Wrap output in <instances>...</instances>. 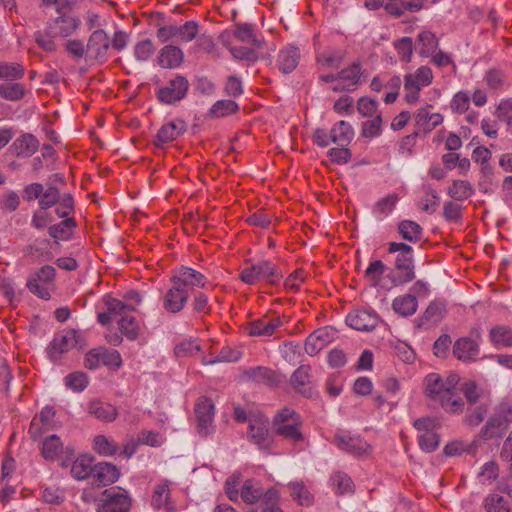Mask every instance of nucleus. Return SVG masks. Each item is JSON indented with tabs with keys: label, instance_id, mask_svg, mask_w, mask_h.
Masks as SVG:
<instances>
[{
	"label": "nucleus",
	"instance_id": "nucleus-21",
	"mask_svg": "<svg viewBox=\"0 0 512 512\" xmlns=\"http://www.w3.org/2000/svg\"><path fill=\"white\" fill-rule=\"evenodd\" d=\"M55 410L52 407H44L40 414L33 418L29 427V434L33 439L41 437L45 432L54 428Z\"/></svg>",
	"mask_w": 512,
	"mask_h": 512
},
{
	"label": "nucleus",
	"instance_id": "nucleus-19",
	"mask_svg": "<svg viewBox=\"0 0 512 512\" xmlns=\"http://www.w3.org/2000/svg\"><path fill=\"white\" fill-rule=\"evenodd\" d=\"M245 379L268 387H276L281 382V375L264 366L251 367L243 372Z\"/></svg>",
	"mask_w": 512,
	"mask_h": 512
},
{
	"label": "nucleus",
	"instance_id": "nucleus-64",
	"mask_svg": "<svg viewBox=\"0 0 512 512\" xmlns=\"http://www.w3.org/2000/svg\"><path fill=\"white\" fill-rule=\"evenodd\" d=\"M446 312L445 305L442 302H432L424 312V319L431 323L439 322Z\"/></svg>",
	"mask_w": 512,
	"mask_h": 512
},
{
	"label": "nucleus",
	"instance_id": "nucleus-1",
	"mask_svg": "<svg viewBox=\"0 0 512 512\" xmlns=\"http://www.w3.org/2000/svg\"><path fill=\"white\" fill-rule=\"evenodd\" d=\"M460 378L457 374H450L443 379L437 373H430L424 378V394L434 402H438L448 413L458 414L464 410V401L457 393Z\"/></svg>",
	"mask_w": 512,
	"mask_h": 512
},
{
	"label": "nucleus",
	"instance_id": "nucleus-40",
	"mask_svg": "<svg viewBox=\"0 0 512 512\" xmlns=\"http://www.w3.org/2000/svg\"><path fill=\"white\" fill-rule=\"evenodd\" d=\"M417 41L420 46L419 54L424 57L432 55L439 46L437 37L431 31L420 32L417 36Z\"/></svg>",
	"mask_w": 512,
	"mask_h": 512
},
{
	"label": "nucleus",
	"instance_id": "nucleus-34",
	"mask_svg": "<svg viewBox=\"0 0 512 512\" xmlns=\"http://www.w3.org/2000/svg\"><path fill=\"white\" fill-rule=\"evenodd\" d=\"M299 59V49L295 46H288L282 49L278 54L279 69L283 73H290L297 67Z\"/></svg>",
	"mask_w": 512,
	"mask_h": 512
},
{
	"label": "nucleus",
	"instance_id": "nucleus-32",
	"mask_svg": "<svg viewBox=\"0 0 512 512\" xmlns=\"http://www.w3.org/2000/svg\"><path fill=\"white\" fill-rule=\"evenodd\" d=\"M418 308L417 297L413 294H403L397 296L392 301V309L402 317H409L416 313Z\"/></svg>",
	"mask_w": 512,
	"mask_h": 512
},
{
	"label": "nucleus",
	"instance_id": "nucleus-35",
	"mask_svg": "<svg viewBox=\"0 0 512 512\" xmlns=\"http://www.w3.org/2000/svg\"><path fill=\"white\" fill-rule=\"evenodd\" d=\"M486 512H512V499L499 493H490L483 502Z\"/></svg>",
	"mask_w": 512,
	"mask_h": 512
},
{
	"label": "nucleus",
	"instance_id": "nucleus-12",
	"mask_svg": "<svg viewBox=\"0 0 512 512\" xmlns=\"http://www.w3.org/2000/svg\"><path fill=\"white\" fill-rule=\"evenodd\" d=\"M100 365L118 369L122 365V358L117 350H108L104 347L89 350L84 359V366L90 370Z\"/></svg>",
	"mask_w": 512,
	"mask_h": 512
},
{
	"label": "nucleus",
	"instance_id": "nucleus-58",
	"mask_svg": "<svg viewBox=\"0 0 512 512\" xmlns=\"http://www.w3.org/2000/svg\"><path fill=\"white\" fill-rule=\"evenodd\" d=\"M343 59L341 51L328 49L317 55V62L326 67H338Z\"/></svg>",
	"mask_w": 512,
	"mask_h": 512
},
{
	"label": "nucleus",
	"instance_id": "nucleus-31",
	"mask_svg": "<svg viewBox=\"0 0 512 512\" xmlns=\"http://www.w3.org/2000/svg\"><path fill=\"white\" fill-rule=\"evenodd\" d=\"M151 504L156 509H163L164 512H175L174 505L170 502V488L167 482L155 486Z\"/></svg>",
	"mask_w": 512,
	"mask_h": 512
},
{
	"label": "nucleus",
	"instance_id": "nucleus-47",
	"mask_svg": "<svg viewBox=\"0 0 512 512\" xmlns=\"http://www.w3.org/2000/svg\"><path fill=\"white\" fill-rule=\"evenodd\" d=\"M357 111L363 118H372L382 115L379 110V103L370 97H360L357 100Z\"/></svg>",
	"mask_w": 512,
	"mask_h": 512
},
{
	"label": "nucleus",
	"instance_id": "nucleus-5",
	"mask_svg": "<svg viewBox=\"0 0 512 512\" xmlns=\"http://www.w3.org/2000/svg\"><path fill=\"white\" fill-rule=\"evenodd\" d=\"M86 345V340L79 331L65 329L55 334L47 348V354L53 362H58L72 348L84 349Z\"/></svg>",
	"mask_w": 512,
	"mask_h": 512
},
{
	"label": "nucleus",
	"instance_id": "nucleus-54",
	"mask_svg": "<svg viewBox=\"0 0 512 512\" xmlns=\"http://www.w3.org/2000/svg\"><path fill=\"white\" fill-rule=\"evenodd\" d=\"M398 200H399V198H398L397 194H390V195L380 199L376 203V205L373 209V213L379 219L385 218L394 209Z\"/></svg>",
	"mask_w": 512,
	"mask_h": 512
},
{
	"label": "nucleus",
	"instance_id": "nucleus-10",
	"mask_svg": "<svg viewBox=\"0 0 512 512\" xmlns=\"http://www.w3.org/2000/svg\"><path fill=\"white\" fill-rule=\"evenodd\" d=\"M189 86L185 76L176 74L157 89L156 97L162 104L173 105L186 97Z\"/></svg>",
	"mask_w": 512,
	"mask_h": 512
},
{
	"label": "nucleus",
	"instance_id": "nucleus-27",
	"mask_svg": "<svg viewBox=\"0 0 512 512\" xmlns=\"http://www.w3.org/2000/svg\"><path fill=\"white\" fill-rule=\"evenodd\" d=\"M281 325L282 321L279 317H263L250 322L246 327V331L250 336H271Z\"/></svg>",
	"mask_w": 512,
	"mask_h": 512
},
{
	"label": "nucleus",
	"instance_id": "nucleus-9",
	"mask_svg": "<svg viewBox=\"0 0 512 512\" xmlns=\"http://www.w3.org/2000/svg\"><path fill=\"white\" fill-rule=\"evenodd\" d=\"M282 278V271L267 260L245 267L240 273V279L249 285L256 284L261 280H266L269 284L275 285Z\"/></svg>",
	"mask_w": 512,
	"mask_h": 512
},
{
	"label": "nucleus",
	"instance_id": "nucleus-3",
	"mask_svg": "<svg viewBox=\"0 0 512 512\" xmlns=\"http://www.w3.org/2000/svg\"><path fill=\"white\" fill-rule=\"evenodd\" d=\"M57 16L47 23V31L50 36L67 38L73 35L81 25V19L69 6V3L62 2L58 5Z\"/></svg>",
	"mask_w": 512,
	"mask_h": 512
},
{
	"label": "nucleus",
	"instance_id": "nucleus-4",
	"mask_svg": "<svg viewBox=\"0 0 512 512\" xmlns=\"http://www.w3.org/2000/svg\"><path fill=\"white\" fill-rule=\"evenodd\" d=\"M355 135L352 125L344 120L336 122L330 130L317 128L313 133V142L319 147H328L331 143L348 146Z\"/></svg>",
	"mask_w": 512,
	"mask_h": 512
},
{
	"label": "nucleus",
	"instance_id": "nucleus-42",
	"mask_svg": "<svg viewBox=\"0 0 512 512\" xmlns=\"http://www.w3.org/2000/svg\"><path fill=\"white\" fill-rule=\"evenodd\" d=\"M422 227L411 220H403L398 225V232L406 241L416 243L422 238Z\"/></svg>",
	"mask_w": 512,
	"mask_h": 512
},
{
	"label": "nucleus",
	"instance_id": "nucleus-29",
	"mask_svg": "<svg viewBox=\"0 0 512 512\" xmlns=\"http://www.w3.org/2000/svg\"><path fill=\"white\" fill-rule=\"evenodd\" d=\"M39 148L38 139L29 133L16 138L11 145L12 152L18 157H31Z\"/></svg>",
	"mask_w": 512,
	"mask_h": 512
},
{
	"label": "nucleus",
	"instance_id": "nucleus-16",
	"mask_svg": "<svg viewBox=\"0 0 512 512\" xmlns=\"http://www.w3.org/2000/svg\"><path fill=\"white\" fill-rule=\"evenodd\" d=\"M195 415L199 434L207 436L213 430L214 404L206 397L200 398L195 405Z\"/></svg>",
	"mask_w": 512,
	"mask_h": 512
},
{
	"label": "nucleus",
	"instance_id": "nucleus-49",
	"mask_svg": "<svg viewBox=\"0 0 512 512\" xmlns=\"http://www.w3.org/2000/svg\"><path fill=\"white\" fill-rule=\"evenodd\" d=\"M119 329L131 341H135L140 334L139 324L133 316H122L119 321Z\"/></svg>",
	"mask_w": 512,
	"mask_h": 512
},
{
	"label": "nucleus",
	"instance_id": "nucleus-50",
	"mask_svg": "<svg viewBox=\"0 0 512 512\" xmlns=\"http://www.w3.org/2000/svg\"><path fill=\"white\" fill-rule=\"evenodd\" d=\"M24 67L19 63L0 62V79L16 81L23 78Z\"/></svg>",
	"mask_w": 512,
	"mask_h": 512
},
{
	"label": "nucleus",
	"instance_id": "nucleus-22",
	"mask_svg": "<svg viewBox=\"0 0 512 512\" xmlns=\"http://www.w3.org/2000/svg\"><path fill=\"white\" fill-rule=\"evenodd\" d=\"M268 419L264 417L249 418L248 436L251 441L261 449H267L270 446L268 438Z\"/></svg>",
	"mask_w": 512,
	"mask_h": 512
},
{
	"label": "nucleus",
	"instance_id": "nucleus-13",
	"mask_svg": "<svg viewBox=\"0 0 512 512\" xmlns=\"http://www.w3.org/2000/svg\"><path fill=\"white\" fill-rule=\"evenodd\" d=\"M333 443L342 451L355 457H366L372 452V447L360 436L350 435L349 433H337L334 436Z\"/></svg>",
	"mask_w": 512,
	"mask_h": 512
},
{
	"label": "nucleus",
	"instance_id": "nucleus-62",
	"mask_svg": "<svg viewBox=\"0 0 512 512\" xmlns=\"http://www.w3.org/2000/svg\"><path fill=\"white\" fill-rule=\"evenodd\" d=\"M439 442L440 437L436 431L422 433L418 436V443L420 448L427 453L435 451L439 446Z\"/></svg>",
	"mask_w": 512,
	"mask_h": 512
},
{
	"label": "nucleus",
	"instance_id": "nucleus-8",
	"mask_svg": "<svg viewBox=\"0 0 512 512\" xmlns=\"http://www.w3.org/2000/svg\"><path fill=\"white\" fill-rule=\"evenodd\" d=\"M132 500L120 487L105 489L95 500L97 512H129Z\"/></svg>",
	"mask_w": 512,
	"mask_h": 512
},
{
	"label": "nucleus",
	"instance_id": "nucleus-14",
	"mask_svg": "<svg viewBox=\"0 0 512 512\" xmlns=\"http://www.w3.org/2000/svg\"><path fill=\"white\" fill-rule=\"evenodd\" d=\"M170 282H175L181 287L188 289V292L197 287L205 288L208 283L205 275L187 266L175 269L170 277Z\"/></svg>",
	"mask_w": 512,
	"mask_h": 512
},
{
	"label": "nucleus",
	"instance_id": "nucleus-63",
	"mask_svg": "<svg viewBox=\"0 0 512 512\" xmlns=\"http://www.w3.org/2000/svg\"><path fill=\"white\" fill-rule=\"evenodd\" d=\"M229 51L231 52L232 56L235 59L238 60H245L249 62H255L258 59V55L256 52L257 48H254L252 46L250 47H243V46H228Z\"/></svg>",
	"mask_w": 512,
	"mask_h": 512
},
{
	"label": "nucleus",
	"instance_id": "nucleus-52",
	"mask_svg": "<svg viewBox=\"0 0 512 512\" xmlns=\"http://www.w3.org/2000/svg\"><path fill=\"white\" fill-rule=\"evenodd\" d=\"M239 110V105L233 100H218L210 109V114L213 117H226L236 113Z\"/></svg>",
	"mask_w": 512,
	"mask_h": 512
},
{
	"label": "nucleus",
	"instance_id": "nucleus-59",
	"mask_svg": "<svg viewBox=\"0 0 512 512\" xmlns=\"http://www.w3.org/2000/svg\"><path fill=\"white\" fill-rule=\"evenodd\" d=\"M395 286L411 282L415 278L414 266L405 268H395L389 275Z\"/></svg>",
	"mask_w": 512,
	"mask_h": 512
},
{
	"label": "nucleus",
	"instance_id": "nucleus-17",
	"mask_svg": "<svg viewBox=\"0 0 512 512\" xmlns=\"http://www.w3.org/2000/svg\"><path fill=\"white\" fill-rule=\"evenodd\" d=\"M432 105L419 108L413 115L416 126V133H429L442 124L443 116L440 113L432 112Z\"/></svg>",
	"mask_w": 512,
	"mask_h": 512
},
{
	"label": "nucleus",
	"instance_id": "nucleus-38",
	"mask_svg": "<svg viewBox=\"0 0 512 512\" xmlns=\"http://www.w3.org/2000/svg\"><path fill=\"white\" fill-rule=\"evenodd\" d=\"M27 89L24 84L9 81L0 84V97L8 101H19L25 97Z\"/></svg>",
	"mask_w": 512,
	"mask_h": 512
},
{
	"label": "nucleus",
	"instance_id": "nucleus-26",
	"mask_svg": "<svg viewBox=\"0 0 512 512\" xmlns=\"http://www.w3.org/2000/svg\"><path fill=\"white\" fill-rule=\"evenodd\" d=\"M87 412L99 421L110 423L117 419L118 409L109 402L99 399L91 400L87 404Z\"/></svg>",
	"mask_w": 512,
	"mask_h": 512
},
{
	"label": "nucleus",
	"instance_id": "nucleus-61",
	"mask_svg": "<svg viewBox=\"0 0 512 512\" xmlns=\"http://www.w3.org/2000/svg\"><path fill=\"white\" fill-rule=\"evenodd\" d=\"M499 466L498 464L491 460L486 462L479 473V478L482 484H491L495 481L499 476Z\"/></svg>",
	"mask_w": 512,
	"mask_h": 512
},
{
	"label": "nucleus",
	"instance_id": "nucleus-36",
	"mask_svg": "<svg viewBox=\"0 0 512 512\" xmlns=\"http://www.w3.org/2000/svg\"><path fill=\"white\" fill-rule=\"evenodd\" d=\"M93 458L89 455L78 456L72 464L71 474L77 480H84L93 476Z\"/></svg>",
	"mask_w": 512,
	"mask_h": 512
},
{
	"label": "nucleus",
	"instance_id": "nucleus-51",
	"mask_svg": "<svg viewBox=\"0 0 512 512\" xmlns=\"http://www.w3.org/2000/svg\"><path fill=\"white\" fill-rule=\"evenodd\" d=\"M382 115L367 118L361 125V136L372 139L381 135L382 132Z\"/></svg>",
	"mask_w": 512,
	"mask_h": 512
},
{
	"label": "nucleus",
	"instance_id": "nucleus-45",
	"mask_svg": "<svg viewBox=\"0 0 512 512\" xmlns=\"http://www.w3.org/2000/svg\"><path fill=\"white\" fill-rule=\"evenodd\" d=\"M491 342L496 346H512V329L507 326L498 325L489 332Z\"/></svg>",
	"mask_w": 512,
	"mask_h": 512
},
{
	"label": "nucleus",
	"instance_id": "nucleus-60",
	"mask_svg": "<svg viewBox=\"0 0 512 512\" xmlns=\"http://www.w3.org/2000/svg\"><path fill=\"white\" fill-rule=\"evenodd\" d=\"M470 101L471 98L467 92L459 91L453 96L450 108L454 113L463 114L468 111Z\"/></svg>",
	"mask_w": 512,
	"mask_h": 512
},
{
	"label": "nucleus",
	"instance_id": "nucleus-6",
	"mask_svg": "<svg viewBox=\"0 0 512 512\" xmlns=\"http://www.w3.org/2000/svg\"><path fill=\"white\" fill-rule=\"evenodd\" d=\"M273 426L277 435L293 443L301 442L304 439L301 431V417L290 408H283L274 417Z\"/></svg>",
	"mask_w": 512,
	"mask_h": 512
},
{
	"label": "nucleus",
	"instance_id": "nucleus-44",
	"mask_svg": "<svg viewBox=\"0 0 512 512\" xmlns=\"http://www.w3.org/2000/svg\"><path fill=\"white\" fill-rule=\"evenodd\" d=\"M63 449V443L57 435L48 436L42 443V455L46 460H55Z\"/></svg>",
	"mask_w": 512,
	"mask_h": 512
},
{
	"label": "nucleus",
	"instance_id": "nucleus-37",
	"mask_svg": "<svg viewBox=\"0 0 512 512\" xmlns=\"http://www.w3.org/2000/svg\"><path fill=\"white\" fill-rule=\"evenodd\" d=\"M234 36L238 41L249 44L254 48H260L262 46V40L258 38L251 24H236Z\"/></svg>",
	"mask_w": 512,
	"mask_h": 512
},
{
	"label": "nucleus",
	"instance_id": "nucleus-11",
	"mask_svg": "<svg viewBox=\"0 0 512 512\" xmlns=\"http://www.w3.org/2000/svg\"><path fill=\"white\" fill-rule=\"evenodd\" d=\"M240 497L246 504L271 503L278 500V492L275 489L264 490L262 484L255 479H247L241 488Z\"/></svg>",
	"mask_w": 512,
	"mask_h": 512
},
{
	"label": "nucleus",
	"instance_id": "nucleus-48",
	"mask_svg": "<svg viewBox=\"0 0 512 512\" xmlns=\"http://www.w3.org/2000/svg\"><path fill=\"white\" fill-rule=\"evenodd\" d=\"M76 227V222L73 218H66L62 222L52 225L48 229L49 235L54 239L67 240L70 237L72 230Z\"/></svg>",
	"mask_w": 512,
	"mask_h": 512
},
{
	"label": "nucleus",
	"instance_id": "nucleus-18",
	"mask_svg": "<svg viewBox=\"0 0 512 512\" xmlns=\"http://www.w3.org/2000/svg\"><path fill=\"white\" fill-rule=\"evenodd\" d=\"M379 322L378 315L368 309H355L346 316V323L359 331H371Z\"/></svg>",
	"mask_w": 512,
	"mask_h": 512
},
{
	"label": "nucleus",
	"instance_id": "nucleus-23",
	"mask_svg": "<svg viewBox=\"0 0 512 512\" xmlns=\"http://www.w3.org/2000/svg\"><path fill=\"white\" fill-rule=\"evenodd\" d=\"M186 123L183 120L176 119L165 123L158 130L154 144L157 147H161L167 143L176 140L180 135L186 131Z\"/></svg>",
	"mask_w": 512,
	"mask_h": 512
},
{
	"label": "nucleus",
	"instance_id": "nucleus-2",
	"mask_svg": "<svg viewBox=\"0 0 512 512\" xmlns=\"http://www.w3.org/2000/svg\"><path fill=\"white\" fill-rule=\"evenodd\" d=\"M127 42L128 35L124 31H116L110 38L103 29H97L88 38L86 56L91 61L103 64L108 60L111 49L120 52L126 47Z\"/></svg>",
	"mask_w": 512,
	"mask_h": 512
},
{
	"label": "nucleus",
	"instance_id": "nucleus-41",
	"mask_svg": "<svg viewBox=\"0 0 512 512\" xmlns=\"http://www.w3.org/2000/svg\"><path fill=\"white\" fill-rule=\"evenodd\" d=\"M506 428L507 424L496 413H494L481 429L480 436L484 440H489L500 436L501 431Z\"/></svg>",
	"mask_w": 512,
	"mask_h": 512
},
{
	"label": "nucleus",
	"instance_id": "nucleus-57",
	"mask_svg": "<svg viewBox=\"0 0 512 512\" xmlns=\"http://www.w3.org/2000/svg\"><path fill=\"white\" fill-rule=\"evenodd\" d=\"M331 482L339 494L353 492L354 484L352 479L345 473L336 472L331 477Z\"/></svg>",
	"mask_w": 512,
	"mask_h": 512
},
{
	"label": "nucleus",
	"instance_id": "nucleus-28",
	"mask_svg": "<svg viewBox=\"0 0 512 512\" xmlns=\"http://www.w3.org/2000/svg\"><path fill=\"white\" fill-rule=\"evenodd\" d=\"M120 471L116 465L109 462H100L94 465L93 480L101 486L110 485L118 480Z\"/></svg>",
	"mask_w": 512,
	"mask_h": 512
},
{
	"label": "nucleus",
	"instance_id": "nucleus-25",
	"mask_svg": "<svg viewBox=\"0 0 512 512\" xmlns=\"http://www.w3.org/2000/svg\"><path fill=\"white\" fill-rule=\"evenodd\" d=\"M311 378V367L301 365L291 375L290 384L297 393L311 397L313 394Z\"/></svg>",
	"mask_w": 512,
	"mask_h": 512
},
{
	"label": "nucleus",
	"instance_id": "nucleus-55",
	"mask_svg": "<svg viewBox=\"0 0 512 512\" xmlns=\"http://www.w3.org/2000/svg\"><path fill=\"white\" fill-rule=\"evenodd\" d=\"M65 385L75 392L83 391L89 383L88 376L81 371L72 372L64 378Z\"/></svg>",
	"mask_w": 512,
	"mask_h": 512
},
{
	"label": "nucleus",
	"instance_id": "nucleus-46",
	"mask_svg": "<svg viewBox=\"0 0 512 512\" xmlns=\"http://www.w3.org/2000/svg\"><path fill=\"white\" fill-rule=\"evenodd\" d=\"M199 33V24L196 21H186L183 25L177 26L176 41L188 43L196 39Z\"/></svg>",
	"mask_w": 512,
	"mask_h": 512
},
{
	"label": "nucleus",
	"instance_id": "nucleus-33",
	"mask_svg": "<svg viewBox=\"0 0 512 512\" xmlns=\"http://www.w3.org/2000/svg\"><path fill=\"white\" fill-rule=\"evenodd\" d=\"M388 252H398L395 259V268H405L414 266L413 264V249L411 246L402 242H390L388 244Z\"/></svg>",
	"mask_w": 512,
	"mask_h": 512
},
{
	"label": "nucleus",
	"instance_id": "nucleus-30",
	"mask_svg": "<svg viewBox=\"0 0 512 512\" xmlns=\"http://www.w3.org/2000/svg\"><path fill=\"white\" fill-rule=\"evenodd\" d=\"M184 59L183 51L174 45L164 46L157 57L158 64L166 69L179 67Z\"/></svg>",
	"mask_w": 512,
	"mask_h": 512
},
{
	"label": "nucleus",
	"instance_id": "nucleus-39",
	"mask_svg": "<svg viewBox=\"0 0 512 512\" xmlns=\"http://www.w3.org/2000/svg\"><path fill=\"white\" fill-rule=\"evenodd\" d=\"M93 450L101 456L109 457L118 452L119 446L114 439L105 435H97L93 439Z\"/></svg>",
	"mask_w": 512,
	"mask_h": 512
},
{
	"label": "nucleus",
	"instance_id": "nucleus-24",
	"mask_svg": "<svg viewBox=\"0 0 512 512\" xmlns=\"http://www.w3.org/2000/svg\"><path fill=\"white\" fill-rule=\"evenodd\" d=\"M480 352L479 343L471 337H462L456 340L453 346L455 357L464 362L475 361Z\"/></svg>",
	"mask_w": 512,
	"mask_h": 512
},
{
	"label": "nucleus",
	"instance_id": "nucleus-56",
	"mask_svg": "<svg viewBox=\"0 0 512 512\" xmlns=\"http://www.w3.org/2000/svg\"><path fill=\"white\" fill-rule=\"evenodd\" d=\"M290 495L299 502L300 505H310L312 497L302 482H292L288 485Z\"/></svg>",
	"mask_w": 512,
	"mask_h": 512
},
{
	"label": "nucleus",
	"instance_id": "nucleus-53",
	"mask_svg": "<svg viewBox=\"0 0 512 512\" xmlns=\"http://www.w3.org/2000/svg\"><path fill=\"white\" fill-rule=\"evenodd\" d=\"M361 75V66L359 63H353L349 67L338 72L339 81L343 82L348 88L356 86Z\"/></svg>",
	"mask_w": 512,
	"mask_h": 512
},
{
	"label": "nucleus",
	"instance_id": "nucleus-15",
	"mask_svg": "<svg viewBox=\"0 0 512 512\" xmlns=\"http://www.w3.org/2000/svg\"><path fill=\"white\" fill-rule=\"evenodd\" d=\"M189 297L188 289L171 282V287L163 295V308L169 313L177 314L185 308Z\"/></svg>",
	"mask_w": 512,
	"mask_h": 512
},
{
	"label": "nucleus",
	"instance_id": "nucleus-7",
	"mask_svg": "<svg viewBox=\"0 0 512 512\" xmlns=\"http://www.w3.org/2000/svg\"><path fill=\"white\" fill-rule=\"evenodd\" d=\"M433 72L429 66L418 67L414 72L404 76V99L409 104H416L420 98V91L433 82Z\"/></svg>",
	"mask_w": 512,
	"mask_h": 512
},
{
	"label": "nucleus",
	"instance_id": "nucleus-20",
	"mask_svg": "<svg viewBox=\"0 0 512 512\" xmlns=\"http://www.w3.org/2000/svg\"><path fill=\"white\" fill-rule=\"evenodd\" d=\"M333 338L334 331L331 327L319 328L307 337L304 345L305 352L314 356L324 349Z\"/></svg>",
	"mask_w": 512,
	"mask_h": 512
},
{
	"label": "nucleus",
	"instance_id": "nucleus-43",
	"mask_svg": "<svg viewBox=\"0 0 512 512\" xmlns=\"http://www.w3.org/2000/svg\"><path fill=\"white\" fill-rule=\"evenodd\" d=\"M473 192L472 184L466 180H454L447 190L448 195L456 201L468 199Z\"/></svg>",
	"mask_w": 512,
	"mask_h": 512
}]
</instances>
